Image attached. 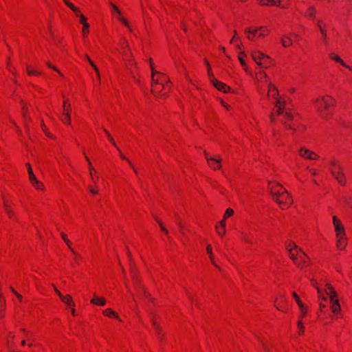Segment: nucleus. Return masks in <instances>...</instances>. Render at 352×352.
I'll return each mask as SVG.
<instances>
[{"label":"nucleus","mask_w":352,"mask_h":352,"mask_svg":"<svg viewBox=\"0 0 352 352\" xmlns=\"http://www.w3.org/2000/svg\"><path fill=\"white\" fill-rule=\"evenodd\" d=\"M298 307H299V309H300V318H303L306 316L307 313V308L305 306V305L303 303H299V305H298Z\"/></svg>","instance_id":"e433bc0d"},{"label":"nucleus","mask_w":352,"mask_h":352,"mask_svg":"<svg viewBox=\"0 0 352 352\" xmlns=\"http://www.w3.org/2000/svg\"><path fill=\"white\" fill-rule=\"evenodd\" d=\"M346 204L352 209V199L349 198L348 199L345 200Z\"/></svg>","instance_id":"052dcab7"},{"label":"nucleus","mask_w":352,"mask_h":352,"mask_svg":"<svg viewBox=\"0 0 352 352\" xmlns=\"http://www.w3.org/2000/svg\"><path fill=\"white\" fill-rule=\"evenodd\" d=\"M66 109H67V112H70L71 111V105H70V104L69 102L68 99L64 100V102H63V112H66Z\"/></svg>","instance_id":"37998d69"},{"label":"nucleus","mask_w":352,"mask_h":352,"mask_svg":"<svg viewBox=\"0 0 352 352\" xmlns=\"http://www.w3.org/2000/svg\"><path fill=\"white\" fill-rule=\"evenodd\" d=\"M80 23L82 25V34L86 38L89 32V24L87 22V18L84 15H80Z\"/></svg>","instance_id":"aec40b11"},{"label":"nucleus","mask_w":352,"mask_h":352,"mask_svg":"<svg viewBox=\"0 0 352 352\" xmlns=\"http://www.w3.org/2000/svg\"><path fill=\"white\" fill-rule=\"evenodd\" d=\"M62 121L67 124H70L71 123L70 112H67V109H66V112H63Z\"/></svg>","instance_id":"4c0bfd02"},{"label":"nucleus","mask_w":352,"mask_h":352,"mask_svg":"<svg viewBox=\"0 0 352 352\" xmlns=\"http://www.w3.org/2000/svg\"><path fill=\"white\" fill-rule=\"evenodd\" d=\"M30 184L36 190H42V191L45 190L43 184L41 181H39L37 178L32 180L30 182Z\"/></svg>","instance_id":"c85d7f7f"},{"label":"nucleus","mask_w":352,"mask_h":352,"mask_svg":"<svg viewBox=\"0 0 352 352\" xmlns=\"http://www.w3.org/2000/svg\"><path fill=\"white\" fill-rule=\"evenodd\" d=\"M240 238L243 242L246 243H252V241L250 238L249 234L246 232L242 231L240 234Z\"/></svg>","instance_id":"72a5a7b5"},{"label":"nucleus","mask_w":352,"mask_h":352,"mask_svg":"<svg viewBox=\"0 0 352 352\" xmlns=\"http://www.w3.org/2000/svg\"><path fill=\"white\" fill-rule=\"evenodd\" d=\"M9 120L10 122V123L13 125V126L15 128L16 131L19 133V134H21V129H20V127L19 126V125L16 124V122H15V120L14 119H12V118H9Z\"/></svg>","instance_id":"a18cd8bd"},{"label":"nucleus","mask_w":352,"mask_h":352,"mask_svg":"<svg viewBox=\"0 0 352 352\" xmlns=\"http://www.w3.org/2000/svg\"><path fill=\"white\" fill-rule=\"evenodd\" d=\"M246 58H247V55L244 52H240L239 53L238 59H239L241 66L243 67V69L247 72L248 69V67L245 62Z\"/></svg>","instance_id":"393cba45"},{"label":"nucleus","mask_w":352,"mask_h":352,"mask_svg":"<svg viewBox=\"0 0 352 352\" xmlns=\"http://www.w3.org/2000/svg\"><path fill=\"white\" fill-rule=\"evenodd\" d=\"M113 14L117 17L118 20L120 21L124 26L130 29L129 23L128 21L122 16L120 9L114 4L110 3Z\"/></svg>","instance_id":"dca6fc26"},{"label":"nucleus","mask_w":352,"mask_h":352,"mask_svg":"<svg viewBox=\"0 0 352 352\" xmlns=\"http://www.w3.org/2000/svg\"><path fill=\"white\" fill-rule=\"evenodd\" d=\"M22 116L24 119L25 126L26 128V130L28 131L27 120L29 119V118L27 116V108L25 106L22 107Z\"/></svg>","instance_id":"a19ab883"},{"label":"nucleus","mask_w":352,"mask_h":352,"mask_svg":"<svg viewBox=\"0 0 352 352\" xmlns=\"http://www.w3.org/2000/svg\"><path fill=\"white\" fill-rule=\"evenodd\" d=\"M307 169L309 170V172L311 173V176L314 177V176L317 175V172H316V169L310 168L309 166H307Z\"/></svg>","instance_id":"6e6d98bb"},{"label":"nucleus","mask_w":352,"mask_h":352,"mask_svg":"<svg viewBox=\"0 0 352 352\" xmlns=\"http://www.w3.org/2000/svg\"><path fill=\"white\" fill-rule=\"evenodd\" d=\"M226 220L227 219L223 218L222 220H221L217 225L223 227H226Z\"/></svg>","instance_id":"bf43d9fd"},{"label":"nucleus","mask_w":352,"mask_h":352,"mask_svg":"<svg viewBox=\"0 0 352 352\" xmlns=\"http://www.w3.org/2000/svg\"><path fill=\"white\" fill-rule=\"evenodd\" d=\"M94 184V186H89V190L91 195H95L98 194V190L97 189V184L96 185H95L94 184Z\"/></svg>","instance_id":"49530a36"},{"label":"nucleus","mask_w":352,"mask_h":352,"mask_svg":"<svg viewBox=\"0 0 352 352\" xmlns=\"http://www.w3.org/2000/svg\"><path fill=\"white\" fill-rule=\"evenodd\" d=\"M328 169L331 175L340 184L344 185L346 184V177L343 171V166L338 160L331 158L329 161Z\"/></svg>","instance_id":"423d86ee"},{"label":"nucleus","mask_w":352,"mask_h":352,"mask_svg":"<svg viewBox=\"0 0 352 352\" xmlns=\"http://www.w3.org/2000/svg\"><path fill=\"white\" fill-rule=\"evenodd\" d=\"M53 285V287L54 288V290H55L56 293L58 295L60 298H61L64 295H63L61 294V292L54 285Z\"/></svg>","instance_id":"0e129e2a"},{"label":"nucleus","mask_w":352,"mask_h":352,"mask_svg":"<svg viewBox=\"0 0 352 352\" xmlns=\"http://www.w3.org/2000/svg\"><path fill=\"white\" fill-rule=\"evenodd\" d=\"M53 285V287L54 288V290H55L56 293L58 295L60 298H61L64 295H63L61 294V292L54 285Z\"/></svg>","instance_id":"69168bd1"},{"label":"nucleus","mask_w":352,"mask_h":352,"mask_svg":"<svg viewBox=\"0 0 352 352\" xmlns=\"http://www.w3.org/2000/svg\"><path fill=\"white\" fill-rule=\"evenodd\" d=\"M12 292L19 300H22L23 297L21 294H18L14 289H12Z\"/></svg>","instance_id":"774afa93"},{"label":"nucleus","mask_w":352,"mask_h":352,"mask_svg":"<svg viewBox=\"0 0 352 352\" xmlns=\"http://www.w3.org/2000/svg\"><path fill=\"white\" fill-rule=\"evenodd\" d=\"M91 303L97 306H104L107 300L104 297H100L96 294H94L93 298L91 300Z\"/></svg>","instance_id":"412c9836"},{"label":"nucleus","mask_w":352,"mask_h":352,"mask_svg":"<svg viewBox=\"0 0 352 352\" xmlns=\"http://www.w3.org/2000/svg\"><path fill=\"white\" fill-rule=\"evenodd\" d=\"M292 295L298 305H299V303H302V302L300 300L299 296L296 294V292H293Z\"/></svg>","instance_id":"864d4df0"},{"label":"nucleus","mask_w":352,"mask_h":352,"mask_svg":"<svg viewBox=\"0 0 352 352\" xmlns=\"http://www.w3.org/2000/svg\"><path fill=\"white\" fill-rule=\"evenodd\" d=\"M333 224L336 235L337 248L342 250L344 249L347 243L344 228L341 221L336 216L333 217Z\"/></svg>","instance_id":"6e6552de"},{"label":"nucleus","mask_w":352,"mask_h":352,"mask_svg":"<svg viewBox=\"0 0 352 352\" xmlns=\"http://www.w3.org/2000/svg\"><path fill=\"white\" fill-rule=\"evenodd\" d=\"M268 188L272 199L278 204L281 209H287L292 205V198L280 184L275 182H270Z\"/></svg>","instance_id":"7ed1b4c3"},{"label":"nucleus","mask_w":352,"mask_h":352,"mask_svg":"<svg viewBox=\"0 0 352 352\" xmlns=\"http://www.w3.org/2000/svg\"><path fill=\"white\" fill-rule=\"evenodd\" d=\"M286 248L290 258L294 262L295 265L298 267L303 269V265H301L298 259H307V255L292 241H289L286 243Z\"/></svg>","instance_id":"0eeeda50"},{"label":"nucleus","mask_w":352,"mask_h":352,"mask_svg":"<svg viewBox=\"0 0 352 352\" xmlns=\"http://www.w3.org/2000/svg\"><path fill=\"white\" fill-rule=\"evenodd\" d=\"M150 67L151 69V91L155 96L162 97L168 93L170 88L168 78L165 74L155 69L151 59H150Z\"/></svg>","instance_id":"f03ea898"},{"label":"nucleus","mask_w":352,"mask_h":352,"mask_svg":"<svg viewBox=\"0 0 352 352\" xmlns=\"http://www.w3.org/2000/svg\"><path fill=\"white\" fill-rule=\"evenodd\" d=\"M60 299L64 304L67 305L69 307H75V303L72 300V298L70 295L67 294L63 296Z\"/></svg>","instance_id":"c756f323"},{"label":"nucleus","mask_w":352,"mask_h":352,"mask_svg":"<svg viewBox=\"0 0 352 352\" xmlns=\"http://www.w3.org/2000/svg\"><path fill=\"white\" fill-rule=\"evenodd\" d=\"M206 252H207V254H208V256H209V258H210V261L211 263L216 268L219 269V265L216 263L215 258H214L213 252H212V248L211 245L208 244L207 245V247H206Z\"/></svg>","instance_id":"5701e85b"},{"label":"nucleus","mask_w":352,"mask_h":352,"mask_svg":"<svg viewBox=\"0 0 352 352\" xmlns=\"http://www.w3.org/2000/svg\"><path fill=\"white\" fill-rule=\"evenodd\" d=\"M104 132H105V133H106V135H107V138H108V139H109V142H110L113 145H114L115 146H116V148H117L118 149H119V148H118V146H116V144L115 140H113V138H112V136L110 135V133H109L107 130H105V129H104Z\"/></svg>","instance_id":"de8ad7c7"},{"label":"nucleus","mask_w":352,"mask_h":352,"mask_svg":"<svg viewBox=\"0 0 352 352\" xmlns=\"http://www.w3.org/2000/svg\"><path fill=\"white\" fill-rule=\"evenodd\" d=\"M158 223L162 229V230L166 233V234H168V230L166 229V228L163 226L162 223L160 222V221H158Z\"/></svg>","instance_id":"680f3d73"},{"label":"nucleus","mask_w":352,"mask_h":352,"mask_svg":"<svg viewBox=\"0 0 352 352\" xmlns=\"http://www.w3.org/2000/svg\"><path fill=\"white\" fill-rule=\"evenodd\" d=\"M4 209L9 217L12 218V212L11 211L10 205L6 200H4Z\"/></svg>","instance_id":"58836bf2"},{"label":"nucleus","mask_w":352,"mask_h":352,"mask_svg":"<svg viewBox=\"0 0 352 352\" xmlns=\"http://www.w3.org/2000/svg\"><path fill=\"white\" fill-rule=\"evenodd\" d=\"M102 314L104 316H107L110 318H114L121 321V319H120L119 315L118 314V313L114 311L111 308H107V309L103 310Z\"/></svg>","instance_id":"4be33fe9"},{"label":"nucleus","mask_w":352,"mask_h":352,"mask_svg":"<svg viewBox=\"0 0 352 352\" xmlns=\"http://www.w3.org/2000/svg\"><path fill=\"white\" fill-rule=\"evenodd\" d=\"M215 230H216L217 234L222 237L226 233V227H223V226L216 225Z\"/></svg>","instance_id":"f704fd0d"},{"label":"nucleus","mask_w":352,"mask_h":352,"mask_svg":"<svg viewBox=\"0 0 352 352\" xmlns=\"http://www.w3.org/2000/svg\"><path fill=\"white\" fill-rule=\"evenodd\" d=\"M64 3L71 9L75 10V6L69 0H63Z\"/></svg>","instance_id":"3c124183"},{"label":"nucleus","mask_w":352,"mask_h":352,"mask_svg":"<svg viewBox=\"0 0 352 352\" xmlns=\"http://www.w3.org/2000/svg\"><path fill=\"white\" fill-rule=\"evenodd\" d=\"M120 155L122 159L126 160L129 165H131V161L129 159H127L121 152L120 153Z\"/></svg>","instance_id":"e2e57ef3"},{"label":"nucleus","mask_w":352,"mask_h":352,"mask_svg":"<svg viewBox=\"0 0 352 352\" xmlns=\"http://www.w3.org/2000/svg\"><path fill=\"white\" fill-rule=\"evenodd\" d=\"M5 300L2 298L1 294H0V319L3 318L5 316Z\"/></svg>","instance_id":"473e14b6"},{"label":"nucleus","mask_w":352,"mask_h":352,"mask_svg":"<svg viewBox=\"0 0 352 352\" xmlns=\"http://www.w3.org/2000/svg\"><path fill=\"white\" fill-rule=\"evenodd\" d=\"M318 298L320 300L330 301V308L333 314H339L341 311V306L338 300L336 291L331 284H327L324 290L317 287Z\"/></svg>","instance_id":"20e7f679"},{"label":"nucleus","mask_w":352,"mask_h":352,"mask_svg":"<svg viewBox=\"0 0 352 352\" xmlns=\"http://www.w3.org/2000/svg\"><path fill=\"white\" fill-rule=\"evenodd\" d=\"M248 39L254 41L257 38L265 37L270 32V30L266 26L248 27L244 30Z\"/></svg>","instance_id":"1a4fd4ad"},{"label":"nucleus","mask_w":352,"mask_h":352,"mask_svg":"<svg viewBox=\"0 0 352 352\" xmlns=\"http://www.w3.org/2000/svg\"><path fill=\"white\" fill-rule=\"evenodd\" d=\"M86 57V59L88 60L89 63L91 65V66L93 67V69H94L95 71V73H96V78H97V80L98 81V82L100 83V72L98 70V67L96 66V65L91 60V59L89 58V56L88 55H86L85 56Z\"/></svg>","instance_id":"cd10ccee"},{"label":"nucleus","mask_w":352,"mask_h":352,"mask_svg":"<svg viewBox=\"0 0 352 352\" xmlns=\"http://www.w3.org/2000/svg\"><path fill=\"white\" fill-rule=\"evenodd\" d=\"M120 54L122 56L123 59L126 63V67H129L131 65L135 63L132 60V54L131 50L129 46L128 42L126 39H123L120 42Z\"/></svg>","instance_id":"9d476101"},{"label":"nucleus","mask_w":352,"mask_h":352,"mask_svg":"<svg viewBox=\"0 0 352 352\" xmlns=\"http://www.w3.org/2000/svg\"><path fill=\"white\" fill-rule=\"evenodd\" d=\"M329 57L331 60L335 61L337 63H339L344 67H345V66L346 65V63L340 58L339 55H338L335 52H331L329 54Z\"/></svg>","instance_id":"b1692460"},{"label":"nucleus","mask_w":352,"mask_h":352,"mask_svg":"<svg viewBox=\"0 0 352 352\" xmlns=\"http://www.w3.org/2000/svg\"><path fill=\"white\" fill-rule=\"evenodd\" d=\"M314 107L323 118H327L330 110L335 106L336 100L330 95L318 96L312 100Z\"/></svg>","instance_id":"39448f33"},{"label":"nucleus","mask_w":352,"mask_h":352,"mask_svg":"<svg viewBox=\"0 0 352 352\" xmlns=\"http://www.w3.org/2000/svg\"><path fill=\"white\" fill-rule=\"evenodd\" d=\"M20 332L23 334V337L25 338L26 342H28V346L29 347H32L33 339L31 333L28 331H26L25 329H21Z\"/></svg>","instance_id":"bb28decb"},{"label":"nucleus","mask_w":352,"mask_h":352,"mask_svg":"<svg viewBox=\"0 0 352 352\" xmlns=\"http://www.w3.org/2000/svg\"><path fill=\"white\" fill-rule=\"evenodd\" d=\"M297 327L298 330V334L302 335L305 332V327L300 320H299L297 322Z\"/></svg>","instance_id":"79ce46f5"},{"label":"nucleus","mask_w":352,"mask_h":352,"mask_svg":"<svg viewBox=\"0 0 352 352\" xmlns=\"http://www.w3.org/2000/svg\"><path fill=\"white\" fill-rule=\"evenodd\" d=\"M305 15L311 19H315L316 16V10L315 7L313 6H309L305 13Z\"/></svg>","instance_id":"a878e982"},{"label":"nucleus","mask_w":352,"mask_h":352,"mask_svg":"<svg viewBox=\"0 0 352 352\" xmlns=\"http://www.w3.org/2000/svg\"><path fill=\"white\" fill-rule=\"evenodd\" d=\"M28 178H29V181H30V182L32 180H33V179H36V175H34V173H31V174H29V175H28Z\"/></svg>","instance_id":"338daca9"},{"label":"nucleus","mask_w":352,"mask_h":352,"mask_svg":"<svg viewBox=\"0 0 352 352\" xmlns=\"http://www.w3.org/2000/svg\"><path fill=\"white\" fill-rule=\"evenodd\" d=\"M221 105L227 110L229 111L231 108L230 105L225 102L223 100H221Z\"/></svg>","instance_id":"5fc2aeb1"},{"label":"nucleus","mask_w":352,"mask_h":352,"mask_svg":"<svg viewBox=\"0 0 352 352\" xmlns=\"http://www.w3.org/2000/svg\"><path fill=\"white\" fill-rule=\"evenodd\" d=\"M234 214V211L233 209L229 208H227L223 217V219H228V218L231 217L232 216H233V214Z\"/></svg>","instance_id":"ea45409f"},{"label":"nucleus","mask_w":352,"mask_h":352,"mask_svg":"<svg viewBox=\"0 0 352 352\" xmlns=\"http://www.w3.org/2000/svg\"><path fill=\"white\" fill-rule=\"evenodd\" d=\"M27 73L30 76H32V75L38 76V75L41 74V73L38 71H37L36 69H32L30 67H27Z\"/></svg>","instance_id":"c03bdc74"},{"label":"nucleus","mask_w":352,"mask_h":352,"mask_svg":"<svg viewBox=\"0 0 352 352\" xmlns=\"http://www.w3.org/2000/svg\"><path fill=\"white\" fill-rule=\"evenodd\" d=\"M274 1L276 2L274 6H277L281 8H286L289 5V0H274Z\"/></svg>","instance_id":"2f4dec72"},{"label":"nucleus","mask_w":352,"mask_h":352,"mask_svg":"<svg viewBox=\"0 0 352 352\" xmlns=\"http://www.w3.org/2000/svg\"><path fill=\"white\" fill-rule=\"evenodd\" d=\"M76 15V16L79 17V19H80V15H82L79 9L75 6V10H72Z\"/></svg>","instance_id":"13d9d810"},{"label":"nucleus","mask_w":352,"mask_h":352,"mask_svg":"<svg viewBox=\"0 0 352 352\" xmlns=\"http://www.w3.org/2000/svg\"><path fill=\"white\" fill-rule=\"evenodd\" d=\"M298 153L301 157L306 160H317L319 158V155L318 154L305 147H300L298 149Z\"/></svg>","instance_id":"ddd939ff"},{"label":"nucleus","mask_w":352,"mask_h":352,"mask_svg":"<svg viewBox=\"0 0 352 352\" xmlns=\"http://www.w3.org/2000/svg\"><path fill=\"white\" fill-rule=\"evenodd\" d=\"M252 58L253 60L261 67H267L269 65V57L260 52H252Z\"/></svg>","instance_id":"f8f14e48"},{"label":"nucleus","mask_w":352,"mask_h":352,"mask_svg":"<svg viewBox=\"0 0 352 352\" xmlns=\"http://www.w3.org/2000/svg\"><path fill=\"white\" fill-rule=\"evenodd\" d=\"M205 63H206V65L208 67V75L209 78H210V80H212V78H214L213 77L212 72L211 71V69L210 67L209 63H208V61L207 60H205Z\"/></svg>","instance_id":"09e8293b"},{"label":"nucleus","mask_w":352,"mask_h":352,"mask_svg":"<svg viewBox=\"0 0 352 352\" xmlns=\"http://www.w3.org/2000/svg\"><path fill=\"white\" fill-rule=\"evenodd\" d=\"M316 26L320 33L322 40L324 43H327V23L322 19L316 20Z\"/></svg>","instance_id":"4468645a"},{"label":"nucleus","mask_w":352,"mask_h":352,"mask_svg":"<svg viewBox=\"0 0 352 352\" xmlns=\"http://www.w3.org/2000/svg\"><path fill=\"white\" fill-rule=\"evenodd\" d=\"M254 79L258 93L263 96L265 88H267V99L274 102V110L270 116L271 121L274 122L276 116H280V120L283 122L285 128L288 130L295 131L296 119L290 111L283 109L284 101L278 97L276 87L272 83L266 73L261 70L256 72Z\"/></svg>","instance_id":"f257e3e1"},{"label":"nucleus","mask_w":352,"mask_h":352,"mask_svg":"<svg viewBox=\"0 0 352 352\" xmlns=\"http://www.w3.org/2000/svg\"><path fill=\"white\" fill-rule=\"evenodd\" d=\"M239 39V36H237V33L235 31L233 37L232 38L230 43H234L236 41H238Z\"/></svg>","instance_id":"4d7b16f0"},{"label":"nucleus","mask_w":352,"mask_h":352,"mask_svg":"<svg viewBox=\"0 0 352 352\" xmlns=\"http://www.w3.org/2000/svg\"><path fill=\"white\" fill-rule=\"evenodd\" d=\"M285 300V298L284 296L280 295L278 298H277L274 302L275 307L277 309L284 311L283 307L281 305L282 302Z\"/></svg>","instance_id":"7c9ffc66"},{"label":"nucleus","mask_w":352,"mask_h":352,"mask_svg":"<svg viewBox=\"0 0 352 352\" xmlns=\"http://www.w3.org/2000/svg\"><path fill=\"white\" fill-rule=\"evenodd\" d=\"M205 157L207 160L208 165L213 169H219L221 166V159L214 157H210L208 153H205Z\"/></svg>","instance_id":"f3484780"},{"label":"nucleus","mask_w":352,"mask_h":352,"mask_svg":"<svg viewBox=\"0 0 352 352\" xmlns=\"http://www.w3.org/2000/svg\"><path fill=\"white\" fill-rule=\"evenodd\" d=\"M261 6H272L276 4L274 0H257Z\"/></svg>","instance_id":"c9c22d12"},{"label":"nucleus","mask_w":352,"mask_h":352,"mask_svg":"<svg viewBox=\"0 0 352 352\" xmlns=\"http://www.w3.org/2000/svg\"><path fill=\"white\" fill-rule=\"evenodd\" d=\"M47 65L48 66V67L52 69L53 70L56 71V72H58L60 75L63 76L62 73L60 72V70L56 67L55 66L52 65L51 63H47Z\"/></svg>","instance_id":"8fccbe9b"},{"label":"nucleus","mask_w":352,"mask_h":352,"mask_svg":"<svg viewBox=\"0 0 352 352\" xmlns=\"http://www.w3.org/2000/svg\"><path fill=\"white\" fill-rule=\"evenodd\" d=\"M298 35L294 33H288L283 34L280 38V42L284 47H288L293 43V41L295 38H297Z\"/></svg>","instance_id":"2eb2a0df"},{"label":"nucleus","mask_w":352,"mask_h":352,"mask_svg":"<svg viewBox=\"0 0 352 352\" xmlns=\"http://www.w3.org/2000/svg\"><path fill=\"white\" fill-rule=\"evenodd\" d=\"M211 82L217 89L223 93H228L230 90V87L228 85L215 78H212Z\"/></svg>","instance_id":"a211bd4d"},{"label":"nucleus","mask_w":352,"mask_h":352,"mask_svg":"<svg viewBox=\"0 0 352 352\" xmlns=\"http://www.w3.org/2000/svg\"><path fill=\"white\" fill-rule=\"evenodd\" d=\"M5 342L7 347L14 351L17 346V338L16 332L10 330H7L5 333Z\"/></svg>","instance_id":"9b49d317"},{"label":"nucleus","mask_w":352,"mask_h":352,"mask_svg":"<svg viewBox=\"0 0 352 352\" xmlns=\"http://www.w3.org/2000/svg\"><path fill=\"white\" fill-rule=\"evenodd\" d=\"M85 158L89 165V175L91 177V181L93 184L96 185V183L98 182V180L99 179L98 173L96 170V169L93 167L89 159L87 156H85Z\"/></svg>","instance_id":"6ab92c4d"},{"label":"nucleus","mask_w":352,"mask_h":352,"mask_svg":"<svg viewBox=\"0 0 352 352\" xmlns=\"http://www.w3.org/2000/svg\"><path fill=\"white\" fill-rule=\"evenodd\" d=\"M308 260H309L308 258H307V259H305V260L298 259V261L301 263V265H303V269L308 265V263H309V261Z\"/></svg>","instance_id":"603ef678"}]
</instances>
